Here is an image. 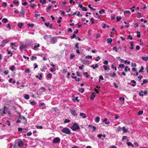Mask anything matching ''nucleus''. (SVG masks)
I'll use <instances>...</instances> for the list:
<instances>
[{"label":"nucleus","mask_w":148,"mask_h":148,"mask_svg":"<svg viewBox=\"0 0 148 148\" xmlns=\"http://www.w3.org/2000/svg\"><path fill=\"white\" fill-rule=\"evenodd\" d=\"M71 129L74 131L77 130L79 129L80 127L76 123H73V125L71 127Z\"/></svg>","instance_id":"nucleus-1"},{"label":"nucleus","mask_w":148,"mask_h":148,"mask_svg":"<svg viewBox=\"0 0 148 148\" xmlns=\"http://www.w3.org/2000/svg\"><path fill=\"white\" fill-rule=\"evenodd\" d=\"M9 41V40L7 39H4L2 40L1 42V44L0 45V48L3 47Z\"/></svg>","instance_id":"nucleus-2"},{"label":"nucleus","mask_w":148,"mask_h":148,"mask_svg":"<svg viewBox=\"0 0 148 148\" xmlns=\"http://www.w3.org/2000/svg\"><path fill=\"white\" fill-rule=\"evenodd\" d=\"M62 132L64 133L69 134L71 133V131L70 129L67 127L63 128L62 130Z\"/></svg>","instance_id":"nucleus-3"},{"label":"nucleus","mask_w":148,"mask_h":148,"mask_svg":"<svg viewBox=\"0 0 148 148\" xmlns=\"http://www.w3.org/2000/svg\"><path fill=\"white\" fill-rule=\"evenodd\" d=\"M57 37L53 36L50 39V42L52 44H54L57 42Z\"/></svg>","instance_id":"nucleus-4"},{"label":"nucleus","mask_w":148,"mask_h":148,"mask_svg":"<svg viewBox=\"0 0 148 148\" xmlns=\"http://www.w3.org/2000/svg\"><path fill=\"white\" fill-rule=\"evenodd\" d=\"M70 111L71 114L74 116L77 117V116L78 114L76 112V111L74 109H70Z\"/></svg>","instance_id":"nucleus-5"},{"label":"nucleus","mask_w":148,"mask_h":148,"mask_svg":"<svg viewBox=\"0 0 148 148\" xmlns=\"http://www.w3.org/2000/svg\"><path fill=\"white\" fill-rule=\"evenodd\" d=\"M25 9L23 7H21V10L20 12V15L19 16L20 17L23 16V17L25 16Z\"/></svg>","instance_id":"nucleus-6"},{"label":"nucleus","mask_w":148,"mask_h":148,"mask_svg":"<svg viewBox=\"0 0 148 148\" xmlns=\"http://www.w3.org/2000/svg\"><path fill=\"white\" fill-rule=\"evenodd\" d=\"M60 141V139L58 137H56L54 138L52 141L53 143H59Z\"/></svg>","instance_id":"nucleus-7"},{"label":"nucleus","mask_w":148,"mask_h":148,"mask_svg":"<svg viewBox=\"0 0 148 148\" xmlns=\"http://www.w3.org/2000/svg\"><path fill=\"white\" fill-rule=\"evenodd\" d=\"M108 75L111 77H114L116 76V73L114 72H113V74L112 73H108Z\"/></svg>","instance_id":"nucleus-8"},{"label":"nucleus","mask_w":148,"mask_h":148,"mask_svg":"<svg viewBox=\"0 0 148 148\" xmlns=\"http://www.w3.org/2000/svg\"><path fill=\"white\" fill-rule=\"evenodd\" d=\"M23 142L22 141H19L18 143V145L19 147H21L23 145Z\"/></svg>","instance_id":"nucleus-9"},{"label":"nucleus","mask_w":148,"mask_h":148,"mask_svg":"<svg viewBox=\"0 0 148 148\" xmlns=\"http://www.w3.org/2000/svg\"><path fill=\"white\" fill-rule=\"evenodd\" d=\"M95 96V93L94 92H92L90 96V99L92 100L93 99Z\"/></svg>","instance_id":"nucleus-10"},{"label":"nucleus","mask_w":148,"mask_h":148,"mask_svg":"<svg viewBox=\"0 0 148 148\" xmlns=\"http://www.w3.org/2000/svg\"><path fill=\"white\" fill-rule=\"evenodd\" d=\"M24 23H18L17 24L18 26L20 28H22V27Z\"/></svg>","instance_id":"nucleus-11"},{"label":"nucleus","mask_w":148,"mask_h":148,"mask_svg":"<svg viewBox=\"0 0 148 148\" xmlns=\"http://www.w3.org/2000/svg\"><path fill=\"white\" fill-rule=\"evenodd\" d=\"M107 41L108 43L111 44L112 41V39L110 38H108L107 39Z\"/></svg>","instance_id":"nucleus-12"},{"label":"nucleus","mask_w":148,"mask_h":148,"mask_svg":"<svg viewBox=\"0 0 148 148\" xmlns=\"http://www.w3.org/2000/svg\"><path fill=\"white\" fill-rule=\"evenodd\" d=\"M130 48L131 49H133L134 48L133 46H134V42L133 41L130 42Z\"/></svg>","instance_id":"nucleus-13"},{"label":"nucleus","mask_w":148,"mask_h":148,"mask_svg":"<svg viewBox=\"0 0 148 148\" xmlns=\"http://www.w3.org/2000/svg\"><path fill=\"white\" fill-rule=\"evenodd\" d=\"M26 47V46L25 45H24L23 44L21 45L20 46V49L21 50V49H23L25 48Z\"/></svg>","instance_id":"nucleus-14"},{"label":"nucleus","mask_w":148,"mask_h":148,"mask_svg":"<svg viewBox=\"0 0 148 148\" xmlns=\"http://www.w3.org/2000/svg\"><path fill=\"white\" fill-rule=\"evenodd\" d=\"M80 115L82 116L83 118H85L86 117V114L83 113H81L80 114Z\"/></svg>","instance_id":"nucleus-15"},{"label":"nucleus","mask_w":148,"mask_h":148,"mask_svg":"<svg viewBox=\"0 0 148 148\" xmlns=\"http://www.w3.org/2000/svg\"><path fill=\"white\" fill-rule=\"evenodd\" d=\"M100 119V117L99 116H97L95 118V121L97 123H98Z\"/></svg>","instance_id":"nucleus-16"},{"label":"nucleus","mask_w":148,"mask_h":148,"mask_svg":"<svg viewBox=\"0 0 148 148\" xmlns=\"http://www.w3.org/2000/svg\"><path fill=\"white\" fill-rule=\"evenodd\" d=\"M52 6L51 5H48L46 8V10L47 12H49V10L51 8Z\"/></svg>","instance_id":"nucleus-17"},{"label":"nucleus","mask_w":148,"mask_h":148,"mask_svg":"<svg viewBox=\"0 0 148 148\" xmlns=\"http://www.w3.org/2000/svg\"><path fill=\"white\" fill-rule=\"evenodd\" d=\"M131 82L133 83V84H132V86H135L136 84V82L134 80H131Z\"/></svg>","instance_id":"nucleus-18"},{"label":"nucleus","mask_w":148,"mask_h":148,"mask_svg":"<svg viewBox=\"0 0 148 148\" xmlns=\"http://www.w3.org/2000/svg\"><path fill=\"white\" fill-rule=\"evenodd\" d=\"M8 21V20L5 18H3L2 20V22L4 23H7Z\"/></svg>","instance_id":"nucleus-19"},{"label":"nucleus","mask_w":148,"mask_h":148,"mask_svg":"<svg viewBox=\"0 0 148 148\" xmlns=\"http://www.w3.org/2000/svg\"><path fill=\"white\" fill-rule=\"evenodd\" d=\"M130 70V69L128 68L127 66H125V72H127L128 71Z\"/></svg>","instance_id":"nucleus-20"},{"label":"nucleus","mask_w":148,"mask_h":148,"mask_svg":"<svg viewBox=\"0 0 148 148\" xmlns=\"http://www.w3.org/2000/svg\"><path fill=\"white\" fill-rule=\"evenodd\" d=\"M137 14V18H139L141 17V14L140 12H138Z\"/></svg>","instance_id":"nucleus-21"},{"label":"nucleus","mask_w":148,"mask_h":148,"mask_svg":"<svg viewBox=\"0 0 148 148\" xmlns=\"http://www.w3.org/2000/svg\"><path fill=\"white\" fill-rule=\"evenodd\" d=\"M103 67L104 68V69L105 71H106L108 69L110 70V69L106 66L104 65L103 66Z\"/></svg>","instance_id":"nucleus-22"},{"label":"nucleus","mask_w":148,"mask_h":148,"mask_svg":"<svg viewBox=\"0 0 148 148\" xmlns=\"http://www.w3.org/2000/svg\"><path fill=\"white\" fill-rule=\"evenodd\" d=\"M84 89L83 88H79V91L82 93H83L84 92Z\"/></svg>","instance_id":"nucleus-23"},{"label":"nucleus","mask_w":148,"mask_h":148,"mask_svg":"<svg viewBox=\"0 0 148 148\" xmlns=\"http://www.w3.org/2000/svg\"><path fill=\"white\" fill-rule=\"evenodd\" d=\"M75 57V56L73 54V53H72L71 54L70 56V59L72 60L73 59V58H74Z\"/></svg>","instance_id":"nucleus-24"},{"label":"nucleus","mask_w":148,"mask_h":148,"mask_svg":"<svg viewBox=\"0 0 148 148\" xmlns=\"http://www.w3.org/2000/svg\"><path fill=\"white\" fill-rule=\"evenodd\" d=\"M24 98L26 99H28L29 98V96L27 94H25L24 95Z\"/></svg>","instance_id":"nucleus-25"},{"label":"nucleus","mask_w":148,"mask_h":148,"mask_svg":"<svg viewBox=\"0 0 148 148\" xmlns=\"http://www.w3.org/2000/svg\"><path fill=\"white\" fill-rule=\"evenodd\" d=\"M123 131L124 132L126 133L127 132V130L126 129L125 127H122Z\"/></svg>","instance_id":"nucleus-26"},{"label":"nucleus","mask_w":148,"mask_h":148,"mask_svg":"<svg viewBox=\"0 0 148 148\" xmlns=\"http://www.w3.org/2000/svg\"><path fill=\"white\" fill-rule=\"evenodd\" d=\"M90 21L91 22L92 24H93L95 22L94 21V19L93 17L91 18L90 19Z\"/></svg>","instance_id":"nucleus-27"},{"label":"nucleus","mask_w":148,"mask_h":148,"mask_svg":"<svg viewBox=\"0 0 148 148\" xmlns=\"http://www.w3.org/2000/svg\"><path fill=\"white\" fill-rule=\"evenodd\" d=\"M116 18L117 19V21L118 22H119L120 21V20L122 18L121 16L119 17L117 16L116 17Z\"/></svg>","instance_id":"nucleus-28"},{"label":"nucleus","mask_w":148,"mask_h":148,"mask_svg":"<svg viewBox=\"0 0 148 148\" xmlns=\"http://www.w3.org/2000/svg\"><path fill=\"white\" fill-rule=\"evenodd\" d=\"M70 122V121L68 119H65L64 121V123H69Z\"/></svg>","instance_id":"nucleus-29"},{"label":"nucleus","mask_w":148,"mask_h":148,"mask_svg":"<svg viewBox=\"0 0 148 148\" xmlns=\"http://www.w3.org/2000/svg\"><path fill=\"white\" fill-rule=\"evenodd\" d=\"M40 2L42 4L45 3L46 2V0H40Z\"/></svg>","instance_id":"nucleus-30"},{"label":"nucleus","mask_w":148,"mask_h":148,"mask_svg":"<svg viewBox=\"0 0 148 148\" xmlns=\"http://www.w3.org/2000/svg\"><path fill=\"white\" fill-rule=\"evenodd\" d=\"M105 10L103 9H101L99 11V13L100 14H101L102 12H103V13H105Z\"/></svg>","instance_id":"nucleus-31"},{"label":"nucleus","mask_w":148,"mask_h":148,"mask_svg":"<svg viewBox=\"0 0 148 148\" xmlns=\"http://www.w3.org/2000/svg\"><path fill=\"white\" fill-rule=\"evenodd\" d=\"M57 109L56 108H51V110L52 112H56L57 111Z\"/></svg>","instance_id":"nucleus-32"},{"label":"nucleus","mask_w":148,"mask_h":148,"mask_svg":"<svg viewBox=\"0 0 148 148\" xmlns=\"http://www.w3.org/2000/svg\"><path fill=\"white\" fill-rule=\"evenodd\" d=\"M30 103L32 105H36V103L34 101H31L30 102Z\"/></svg>","instance_id":"nucleus-33"},{"label":"nucleus","mask_w":148,"mask_h":148,"mask_svg":"<svg viewBox=\"0 0 148 148\" xmlns=\"http://www.w3.org/2000/svg\"><path fill=\"white\" fill-rule=\"evenodd\" d=\"M127 144L128 146H131L132 147H134L133 145L130 142H128L127 143Z\"/></svg>","instance_id":"nucleus-34"},{"label":"nucleus","mask_w":148,"mask_h":148,"mask_svg":"<svg viewBox=\"0 0 148 148\" xmlns=\"http://www.w3.org/2000/svg\"><path fill=\"white\" fill-rule=\"evenodd\" d=\"M52 75L50 73H48L47 75V77L49 78H51L52 77Z\"/></svg>","instance_id":"nucleus-35"},{"label":"nucleus","mask_w":148,"mask_h":148,"mask_svg":"<svg viewBox=\"0 0 148 148\" xmlns=\"http://www.w3.org/2000/svg\"><path fill=\"white\" fill-rule=\"evenodd\" d=\"M27 25L29 26V27H33L34 26V24H30L29 23H28L27 24Z\"/></svg>","instance_id":"nucleus-36"},{"label":"nucleus","mask_w":148,"mask_h":148,"mask_svg":"<svg viewBox=\"0 0 148 148\" xmlns=\"http://www.w3.org/2000/svg\"><path fill=\"white\" fill-rule=\"evenodd\" d=\"M143 70H144V67L143 66H142L141 69L139 71V73H141V72H143Z\"/></svg>","instance_id":"nucleus-37"},{"label":"nucleus","mask_w":148,"mask_h":148,"mask_svg":"<svg viewBox=\"0 0 148 148\" xmlns=\"http://www.w3.org/2000/svg\"><path fill=\"white\" fill-rule=\"evenodd\" d=\"M124 66H125V65L124 64H120L119 65V67H118V68L119 69L120 68H121V67L124 68Z\"/></svg>","instance_id":"nucleus-38"},{"label":"nucleus","mask_w":148,"mask_h":148,"mask_svg":"<svg viewBox=\"0 0 148 148\" xmlns=\"http://www.w3.org/2000/svg\"><path fill=\"white\" fill-rule=\"evenodd\" d=\"M76 37V35L74 33L73 34V35L72 36L71 38V39H73L75 38Z\"/></svg>","instance_id":"nucleus-39"},{"label":"nucleus","mask_w":148,"mask_h":148,"mask_svg":"<svg viewBox=\"0 0 148 148\" xmlns=\"http://www.w3.org/2000/svg\"><path fill=\"white\" fill-rule=\"evenodd\" d=\"M83 74L84 75H86V77H89V75H88V73L87 72H84L83 73Z\"/></svg>","instance_id":"nucleus-40"},{"label":"nucleus","mask_w":148,"mask_h":148,"mask_svg":"<svg viewBox=\"0 0 148 148\" xmlns=\"http://www.w3.org/2000/svg\"><path fill=\"white\" fill-rule=\"evenodd\" d=\"M15 67L14 66H11V67H10V69L12 71H13L14 70V69H15Z\"/></svg>","instance_id":"nucleus-41"},{"label":"nucleus","mask_w":148,"mask_h":148,"mask_svg":"<svg viewBox=\"0 0 148 148\" xmlns=\"http://www.w3.org/2000/svg\"><path fill=\"white\" fill-rule=\"evenodd\" d=\"M3 5L2 6L4 8H5L6 6L7 5V3L6 2H3Z\"/></svg>","instance_id":"nucleus-42"},{"label":"nucleus","mask_w":148,"mask_h":148,"mask_svg":"<svg viewBox=\"0 0 148 148\" xmlns=\"http://www.w3.org/2000/svg\"><path fill=\"white\" fill-rule=\"evenodd\" d=\"M99 77V82H100V81H101L100 79H101L102 80H103L104 79L103 78L102 75L100 76Z\"/></svg>","instance_id":"nucleus-43"},{"label":"nucleus","mask_w":148,"mask_h":148,"mask_svg":"<svg viewBox=\"0 0 148 148\" xmlns=\"http://www.w3.org/2000/svg\"><path fill=\"white\" fill-rule=\"evenodd\" d=\"M82 9V10L84 11H86L87 10V8L85 7H83Z\"/></svg>","instance_id":"nucleus-44"},{"label":"nucleus","mask_w":148,"mask_h":148,"mask_svg":"<svg viewBox=\"0 0 148 148\" xmlns=\"http://www.w3.org/2000/svg\"><path fill=\"white\" fill-rule=\"evenodd\" d=\"M143 113V111H140L138 112V115H140L142 114Z\"/></svg>","instance_id":"nucleus-45"},{"label":"nucleus","mask_w":148,"mask_h":148,"mask_svg":"<svg viewBox=\"0 0 148 148\" xmlns=\"http://www.w3.org/2000/svg\"><path fill=\"white\" fill-rule=\"evenodd\" d=\"M101 37V35L100 34H97L96 35L95 38H100Z\"/></svg>","instance_id":"nucleus-46"},{"label":"nucleus","mask_w":148,"mask_h":148,"mask_svg":"<svg viewBox=\"0 0 148 148\" xmlns=\"http://www.w3.org/2000/svg\"><path fill=\"white\" fill-rule=\"evenodd\" d=\"M131 13L130 11L129 10H126V11H125L124 12V14H127V13H130V14Z\"/></svg>","instance_id":"nucleus-47"},{"label":"nucleus","mask_w":148,"mask_h":148,"mask_svg":"<svg viewBox=\"0 0 148 148\" xmlns=\"http://www.w3.org/2000/svg\"><path fill=\"white\" fill-rule=\"evenodd\" d=\"M112 49L114 50H115L116 51V52H118V49H117L116 47H113Z\"/></svg>","instance_id":"nucleus-48"},{"label":"nucleus","mask_w":148,"mask_h":148,"mask_svg":"<svg viewBox=\"0 0 148 148\" xmlns=\"http://www.w3.org/2000/svg\"><path fill=\"white\" fill-rule=\"evenodd\" d=\"M36 127L37 129H42V127L41 126L37 125L36 126Z\"/></svg>","instance_id":"nucleus-49"},{"label":"nucleus","mask_w":148,"mask_h":148,"mask_svg":"<svg viewBox=\"0 0 148 148\" xmlns=\"http://www.w3.org/2000/svg\"><path fill=\"white\" fill-rule=\"evenodd\" d=\"M13 3L14 4H18L17 5H18L19 2L18 1H14L13 2Z\"/></svg>","instance_id":"nucleus-50"},{"label":"nucleus","mask_w":148,"mask_h":148,"mask_svg":"<svg viewBox=\"0 0 148 148\" xmlns=\"http://www.w3.org/2000/svg\"><path fill=\"white\" fill-rule=\"evenodd\" d=\"M106 27H107V28H109V26L108 25H106V24H103V28H105Z\"/></svg>","instance_id":"nucleus-51"},{"label":"nucleus","mask_w":148,"mask_h":148,"mask_svg":"<svg viewBox=\"0 0 148 148\" xmlns=\"http://www.w3.org/2000/svg\"><path fill=\"white\" fill-rule=\"evenodd\" d=\"M43 38L45 40H46L48 38V35H45L43 36Z\"/></svg>","instance_id":"nucleus-52"},{"label":"nucleus","mask_w":148,"mask_h":148,"mask_svg":"<svg viewBox=\"0 0 148 148\" xmlns=\"http://www.w3.org/2000/svg\"><path fill=\"white\" fill-rule=\"evenodd\" d=\"M45 25L47 27H48L50 24V23L49 22L48 23H45Z\"/></svg>","instance_id":"nucleus-53"},{"label":"nucleus","mask_w":148,"mask_h":148,"mask_svg":"<svg viewBox=\"0 0 148 148\" xmlns=\"http://www.w3.org/2000/svg\"><path fill=\"white\" fill-rule=\"evenodd\" d=\"M8 73H9V71L8 70H5L4 72V73L5 75H6L8 74Z\"/></svg>","instance_id":"nucleus-54"},{"label":"nucleus","mask_w":148,"mask_h":148,"mask_svg":"<svg viewBox=\"0 0 148 148\" xmlns=\"http://www.w3.org/2000/svg\"><path fill=\"white\" fill-rule=\"evenodd\" d=\"M136 49L137 50H138L140 49V46L139 45H137L136 46Z\"/></svg>","instance_id":"nucleus-55"},{"label":"nucleus","mask_w":148,"mask_h":148,"mask_svg":"<svg viewBox=\"0 0 148 148\" xmlns=\"http://www.w3.org/2000/svg\"><path fill=\"white\" fill-rule=\"evenodd\" d=\"M119 100H122V101H124L125 100V98L124 97H119Z\"/></svg>","instance_id":"nucleus-56"},{"label":"nucleus","mask_w":148,"mask_h":148,"mask_svg":"<svg viewBox=\"0 0 148 148\" xmlns=\"http://www.w3.org/2000/svg\"><path fill=\"white\" fill-rule=\"evenodd\" d=\"M148 82V80L147 79H144L143 80V82L144 84L147 83Z\"/></svg>","instance_id":"nucleus-57"},{"label":"nucleus","mask_w":148,"mask_h":148,"mask_svg":"<svg viewBox=\"0 0 148 148\" xmlns=\"http://www.w3.org/2000/svg\"><path fill=\"white\" fill-rule=\"evenodd\" d=\"M22 118L23 119L25 120V121H24V123H26L27 122V120L25 118L24 116H22Z\"/></svg>","instance_id":"nucleus-58"},{"label":"nucleus","mask_w":148,"mask_h":148,"mask_svg":"<svg viewBox=\"0 0 148 148\" xmlns=\"http://www.w3.org/2000/svg\"><path fill=\"white\" fill-rule=\"evenodd\" d=\"M32 133L31 132H29L27 134V135L28 136H29L32 135Z\"/></svg>","instance_id":"nucleus-59"},{"label":"nucleus","mask_w":148,"mask_h":148,"mask_svg":"<svg viewBox=\"0 0 148 148\" xmlns=\"http://www.w3.org/2000/svg\"><path fill=\"white\" fill-rule=\"evenodd\" d=\"M78 45L79 43H76L75 44V47L77 49H78L79 48Z\"/></svg>","instance_id":"nucleus-60"},{"label":"nucleus","mask_w":148,"mask_h":148,"mask_svg":"<svg viewBox=\"0 0 148 148\" xmlns=\"http://www.w3.org/2000/svg\"><path fill=\"white\" fill-rule=\"evenodd\" d=\"M76 73L77 76H81L82 75H81L79 73L78 71H77Z\"/></svg>","instance_id":"nucleus-61"},{"label":"nucleus","mask_w":148,"mask_h":148,"mask_svg":"<svg viewBox=\"0 0 148 148\" xmlns=\"http://www.w3.org/2000/svg\"><path fill=\"white\" fill-rule=\"evenodd\" d=\"M128 39H130L131 40H132L133 39L132 37L131 36V35H129L128 36V37H127Z\"/></svg>","instance_id":"nucleus-62"},{"label":"nucleus","mask_w":148,"mask_h":148,"mask_svg":"<svg viewBox=\"0 0 148 148\" xmlns=\"http://www.w3.org/2000/svg\"><path fill=\"white\" fill-rule=\"evenodd\" d=\"M92 127V128L93 129V130H92V132H94L95 131L96 129V127L95 126H93Z\"/></svg>","instance_id":"nucleus-63"},{"label":"nucleus","mask_w":148,"mask_h":148,"mask_svg":"<svg viewBox=\"0 0 148 148\" xmlns=\"http://www.w3.org/2000/svg\"><path fill=\"white\" fill-rule=\"evenodd\" d=\"M22 4L24 6H26L27 5V3L26 1H25L23 3H22Z\"/></svg>","instance_id":"nucleus-64"}]
</instances>
